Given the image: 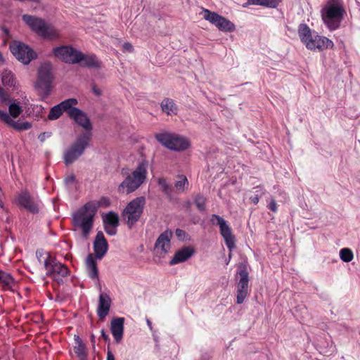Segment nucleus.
Here are the masks:
<instances>
[{
	"mask_svg": "<svg viewBox=\"0 0 360 360\" xmlns=\"http://www.w3.org/2000/svg\"><path fill=\"white\" fill-rule=\"evenodd\" d=\"M297 32L301 41L309 50L322 51L331 49L334 46L333 42L328 38L312 32L305 23H302L298 26Z\"/></svg>",
	"mask_w": 360,
	"mask_h": 360,
	"instance_id": "nucleus-1",
	"label": "nucleus"
},
{
	"mask_svg": "<svg viewBox=\"0 0 360 360\" xmlns=\"http://www.w3.org/2000/svg\"><path fill=\"white\" fill-rule=\"evenodd\" d=\"M345 13L342 0H328L321 11L323 22L331 31L340 27Z\"/></svg>",
	"mask_w": 360,
	"mask_h": 360,
	"instance_id": "nucleus-2",
	"label": "nucleus"
},
{
	"mask_svg": "<svg viewBox=\"0 0 360 360\" xmlns=\"http://www.w3.org/2000/svg\"><path fill=\"white\" fill-rule=\"evenodd\" d=\"M22 19L33 32L44 39H55L59 37L58 31L41 18L25 14Z\"/></svg>",
	"mask_w": 360,
	"mask_h": 360,
	"instance_id": "nucleus-3",
	"label": "nucleus"
},
{
	"mask_svg": "<svg viewBox=\"0 0 360 360\" xmlns=\"http://www.w3.org/2000/svg\"><path fill=\"white\" fill-rule=\"evenodd\" d=\"M146 162H140L136 169L119 185L118 191L122 193H130L136 191L146 180Z\"/></svg>",
	"mask_w": 360,
	"mask_h": 360,
	"instance_id": "nucleus-4",
	"label": "nucleus"
},
{
	"mask_svg": "<svg viewBox=\"0 0 360 360\" xmlns=\"http://www.w3.org/2000/svg\"><path fill=\"white\" fill-rule=\"evenodd\" d=\"M155 138L165 148L174 151L185 150L191 146L186 137L174 133L162 131L155 134Z\"/></svg>",
	"mask_w": 360,
	"mask_h": 360,
	"instance_id": "nucleus-5",
	"label": "nucleus"
},
{
	"mask_svg": "<svg viewBox=\"0 0 360 360\" xmlns=\"http://www.w3.org/2000/svg\"><path fill=\"white\" fill-rule=\"evenodd\" d=\"M44 267L46 270V276L58 285L63 284V278L69 276L70 273L67 265L60 262L54 256H48V259L44 260Z\"/></svg>",
	"mask_w": 360,
	"mask_h": 360,
	"instance_id": "nucleus-6",
	"label": "nucleus"
},
{
	"mask_svg": "<svg viewBox=\"0 0 360 360\" xmlns=\"http://www.w3.org/2000/svg\"><path fill=\"white\" fill-rule=\"evenodd\" d=\"M9 114L5 111L0 110V121L13 127L18 131H25L31 128L32 125L28 122H21L15 121L11 116L18 117L22 112V107L15 103H13L8 108Z\"/></svg>",
	"mask_w": 360,
	"mask_h": 360,
	"instance_id": "nucleus-7",
	"label": "nucleus"
},
{
	"mask_svg": "<svg viewBox=\"0 0 360 360\" xmlns=\"http://www.w3.org/2000/svg\"><path fill=\"white\" fill-rule=\"evenodd\" d=\"M91 137V133L84 132L80 134L76 141L64 153V161L66 165L75 162L82 155L88 146Z\"/></svg>",
	"mask_w": 360,
	"mask_h": 360,
	"instance_id": "nucleus-8",
	"label": "nucleus"
},
{
	"mask_svg": "<svg viewBox=\"0 0 360 360\" xmlns=\"http://www.w3.org/2000/svg\"><path fill=\"white\" fill-rule=\"evenodd\" d=\"M210 24L214 25L219 31L231 32L236 30V25L225 17L207 8H202L200 13Z\"/></svg>",
	"mask_w": 360,
	"mask_h": 360,
	"instance_id": "nucleus-9",
	"label": "nucleus"
},
{
	"mask_svg": "<svg viewBox=\"0 0 360 360\" xmlns=\"http://www.w3.org/2000/svg\"><path fill=\"white\" fill-rule=\"evenodd\" d=\"M96 214L95 205L89 201L72 214L73 225H93Z\"/></svg>",
	"mask_w": 360,
	"mask_h": 360,
	"instance_id": "nucleus-10",
	"label": "nucleus"
},
{
	"mask_svg": "<svg viewBox=\"0 0 360 360\" xmlns=\"http://www.w3.org/2000/svg\"><path fill=\"white\" fill-rule=\"evenodd\" d=\"M237 274L240 275V278L237 284L236 303L241 304L248 295L249 272L246 262L239 263Z\"/></svg>",
	"mask_w": 360,
	"mask_h": 360,
	"instance_id": "nucleus-11",
	"label": "nucleus"
},
{
	"mask_svg": "<svg viewBox=\"0 0 360 360\" xmlns=\"http://www.w3.org/2000/svg\"><path fill=\"white\" fill-rule=\"evenodd\" d=\"M144 204L143 197H139L131 201L122 212L123 219L128 224L136 223L143 212Z\"/></svg>",
	"mask_w": 360,
	"mask_h": 360,
	"instance_id": "nucleus-12",
	"label": "nucleus"
},
{
	"mask_svg": "<svg viewBox=\"0 0 360 360\" xmlns=\"http://www.w3.org/2000/svg\"><path fill=\"white\" fill-rule=\"evenodd\" d=\"M49 64L42 65L38 70L37 88L44 96H47L51 91L52 75Z\"/></svg>",
	"mask_w": 360,
	"mask_h": 360,
	"instance_id": "nucleus-13",
	"label": "nucleus"
},
{
	"mask_svg": "<svg viewBox=\"0 0 360 360\" xmlns=\"http://www.w3.org/2000/svg\"><path fill=\"white\" fill-rule=\"evenodd\" d=\"M10 50L17 60L25 65L37 57L36 53L27 45L18 41H14L10 44Z\"/></svg>",
	"mask_w": 360,
	"mask_h": 360,
	"instance_id": "nucleus-14",
	"label": "nucleus"
},
{
	"mask_svg": "<svg viewBox=\"0 0 360 360\" xmlns=\"http://www.w3.org/2000/svg\"><path fill=\"white\" fill-rule=\"evenodd\" d=\"M79 51L70 46H61L53 49V53L56 58L69 64H77L76 59Z\"/></svg>",
	"mask_w": 360,
	"mask_h": 360,
	"instance_id": "nucleus-15",
	"label": "nucleus"
},
{
	"mask_svg": "<svg viewBox=\"0 0 360 360\" xmlns=\"http://www.w3.org/2000/svg\"><path fill=\"white\" fill-rule=\"evenodd\" d=\"M78 103V101L76 98H68L66 99L58 105L52 107L49 111L48 115V118L50 120H56L58 119L63 112H66L68 114L70 112L71 107L75 106Z\"/></svg>",
	"mask_w": 360,
	"mask_h": 360,
	"instance_id": "nucleus-16",
	"label": "nucleus"
},
{
	"mask_svg": "<svg viewBox=\"0 0 360 360\" xmlns=\"http://www.w3.org/2000/svg\"><path fill=\"white\" fill-rule=\"evenodd\" d=\"M68 116L84 129L86 131V132L91 133L92 124L86 112L75 106H72L70 112H68Z\"/></svg>",
	"mask_w": 360,
	"mask_h": 360,
	"instance_id": "nucleus-17",
	"label": "nucleus"
},
{
	"mask_svg": "<svg viewBox=\"0 0 360 360\" xmlns=\"http://www.w3.org/2000/svg\"><path fill=\"white\" fill-rule=\"evenodd\" d=\"M93 248L94 257L98 259H101L107 253L108 243L101 231L97 232L93 243Z\"/></svg>",
	"mask_w": 360,
	"mask_h": 360,
	"instance_id": "nucleus-18",
	"label": "nucleus"
},
{
	"mask_svg": "<svg viewBox=\"0 0 360 360\" xmlns=\"http://www.w3.org/2000/svg\"><path fill=\"white\" fill-rule=\"evenodd\" d=\"M173 236V233L171 230L167 229L162 233L157 238L155 243V249L160 250L161 253L164 255L167 254L171 248V239Z\"/></svg>",
	"mask_w": 360,
	"mask_h": 360,
	"instance_id": "nucleus-19",
	"label": "nucleus"
},
{
	"mask_svg": "<svg viewBox=\"0 0 360 360\" xmlns=\"http://www.w3.org/2000/svg\"><path fill=\"white\" fill-rule=\"evenodd\" d=\"M195 252V248L191 246H184L180 250H177L173 258L170 260L169 264L174 265L187 261Z\"/></svg>",
	"mask_w": 360,
	"mask_h": 360,
	"instance_id": "nucleus-20",
	"label": "nucleus"
},
{
	"mask_svg": "<svg viewBox=\"0 0 360 360\" xmlns=\"http://www.w3.org/2000/svg\"><path fill=\"white\" fill-rule=\"evenodd\" d=\"M76 60L77 64H79L83 68H99L101 67V62L94 54L86 55L79 51Z\"/></svg>",
	"mask_w": 360,
	"mask_h": 360,
	"instance_id": "nucleus-21",
	"label": "nucleus"
},
{
	"mask_svg": "<svg viewBox=\"0 0 360 360\" xmlns=\"http://www.w3.org/2000/svg\"><path fill=\"white\" fill-rule=\"evenodd\" d=\"M124 318L116 317L112 319L110 331L117 344L121 342L124 334Z\"/></svg>",
	"mask_w": 360,
	"mask_h": 360,
	"instance_id": "nucleus-22",
	"label": "nucleus"
},
{
	"mask_svg": "<svg viewBox=\"0 0 360 360\" xmlns=\"http://www.w3.org/2000/svg\"><path fill=\"white\" fill-rule=\"evenodd\" d=\"M18 204L32 213L39 211L38 204L36 203L27 191L20 193L17 198Z\"/></svg>",
	"mask_w": 360,
	"mask_h": 360,
	"instance_id": "nucleus-23",
	"label": "nucleus"
},
{
	"mask_svg": "<svg viewBox=\"0 0 360 360\" xmlns=\"http://www.w3.org/2000/svg\"><path fill=\"white\" fill-rule=\"evenodd\" d=\"M111 305V299L106 293H101L99 295L97 314L101 320H103L108 314Z\"/></svg>",
	"mask_w": 360,
	"mask_h": 360,
	"instance_id": "nucleus-24",
	"label": "nucleus"
},
{
	"mask_svg": "<svg viewBox=\"0 0 360 360\" xmlns=\"http://www.w3.org/2000/svg\"><path fill=\"white\" fill-rule=\"evenodd\" d=\"M220 233L223 237L226 245L230 252L236 248V238L233 234L230 226H219Z\"/></svg>",
	"mask_w": 360,
	"mask_h": 360,
	"instance_id": "nucleus-25",
	"label": "nucleus"
},
{
	"mask_svg": "<svg viewBox=\"0 0 360 360\" xmlns=\"http://www.w3.org/2000/svg\"><path fill=\"white\" fill-rule=\"evenodd\" d=\"M74 340L76 345L74 352L79 360H88V352L85 344L78 335H75Z\"/></svg>",
	"mask_w": 360,
	"mask_h": 360,
	"instance_id": "nucleus-26",
	"label": "nucleus"
},
{
	"mask_svg": "<svg viewBox=\"0 0 360 360\" xmlns=\"http://www.w3.org/2000/svg\"><path fill=\"white\" fill-rule=\"evenodd\" d=\"M86 265L89 276L94 280H98V269L96 257L92 254H89L86 259Z\"/></svg>",
	"mask_w": 360,
	"mask_h": 360,
	"instance_id": "nucleus-27",
	"label": "nucleus"
},
{
	"mask_svg": "<svg viewBox=\"0 0 360 360\" xmlns=\"http://www.w3.org/2000/svg\"><path fill=\"white\" fill-rule=\"evenodd\" d=\"M161 108L162 111L169 115L177 114V106L174 101L170 98H165L161 103Z\"/></svg>",
	"mask_w": 360,
	"mask_h": 360,
	"instance_id": "nucleus-28",
	"label": "nucleus"
},
{
	"mask_svg": "<svg viewBox=\"0 0 360 360\" xmlns=\"http://www.w3.org/2000/svg\"><path fill=\"white\" fill-rule=\"evenodd\" d=\"M281 0H248V3L244 4L243 6L246 7L248 5H258L266 8H276Z\"/></svg>",
	"mask_w": 360,
	"mask_h": 360,
	"instance_id": "nucleus-29",
	"label": "nucleus"
},
{
	"mask_svg": "<svg viewBox=\"0 0 360 360\" xmlns=\"http://www.w3.org/2000/svg\"><path fill=\"white\" fill-rule=\"evenodd\" d=\"M1 82L5 86L15 87L16 79L13 72L5 70L1 73Z\"/></svg>",
	"mask_w": 360,
	"mask_h": 360,
	"instance_id": "nucleus-30",
	"label": "nucleus"
},
{
	"mask_svg": "<svg viewBox=\"0 0 360 360\" xmlns=\"http://www.w3.org/2000/svg\"><path fill=\"white\" fill-rule=\"evenodd\" d=\"M189 183L186 176L179 175L174 183V188L179 193H184L188 188Z\"/></svg>",
	"mask_w": 360,
	"mask_h": 360,
	"instance_id": "nucleus-31",
	"label": "nucleus"
},
{
	"mask_svg": "<svg viewBox=\"0 0 360 360\" xmlns=\"http://www.w3.org/2000/svg\"><path fill=\"white\" fill-rule=\"evenodd\" d=\"M102 218L104 225H118V215L113 212L103 214Z\"/></svg>",
	"mask_w": 360,
	"mask_h": 360,
	"instance_id": "nucleus-32",
	"label": "nucleus"
},
{
	"mask_svg": "<svg viewBox=\"0 0 360 360\" xmlns=\"http://www.w3.org/2000/svg\"><path fill=\"white\" fill-rule=\"evenodd\" d=\"M14 283V278L10 274L0 270V284L11 287Z\"/></svg>",
	"mask_w": 360,
	"mask_h": 360,
	"instance_id": "nucleus-33",
	"label": "nucleus"
},
{
	"mask_svg": "<svg viewBox=\"0 0 360 360\" xmlns=\"http://www.w3.org/2000/svg\"><path fill=\"white\" fill-rule=\"evenodd\" d=\"M340 259L345 262H349L353 259L354 255L349 248H342L340 251Z\"/></svg>",
	"mask_w": 360,
	"mask_h": 360,
	"instance_id": "nucleus-34",
	"label": "nucleus"
},
{
	"mask_svg": "<svg viewBox=\"0 0 360 360\" xmlns=\"http://www.w3.org/2000/svg\"><path fill=\"white\" fill-rule=\"evenodd\" d=\"M89 202L95 205V210L96 212L99 207H107L110 205V200L105 197H102L98 200H91Z\"/></svg>",
	"mask_w": 360,
	"mask_h": 360,
	"instance_id": "nucleus-35",
	"label": "nucleus"
},
{
	"mask_svg": "<svg viewBox=\"0 0 360 360\" xmlns=\"http://www.w3.org/2000/svg\"><path fill=\"white\" fill-rule=\"evenodd\" d=\"M205 198L200 194H198L194 198V203L200 211L205 210Z\"/></svg>",
	"mask_w": 360,
	"mask_h": 360,
	"instance_id": "nucleus-36",
	"label": "nucleus"
},
{
	"mask_svg": "<svg viewBox=\"0 0 360 360\" xmlns=\"http://www.w3.org/2000/svg\"><path fill=\"white\" fill-rule=\"evenodd\" d=\"M48 256H52L50 252L45 251L42 248H39L36 250V257L38 260V262L40 264H44V260L48 259Z\"/></svg>",
	"mask_w": 360,
	"mask_h": 360,
	"instance_id": "nucleus-37",
	"label": "nucleus"
},
{
	"mask_svg": "<svg viewBox=\"0 0 360 360\" xmlns=\"http://www.w3.org/2000/svg\"><path fill=\"white\" fill-rule=\"evenodd\" d=\"M158 182L159 186H161L162 191L167 195H170L171 189L167 180L164 178H159Z\"/></svg>",
	"mask_w": 360,
	"mask_h": 360,
	"instance_id": "nucleus-38",
	"label": "nucleus"
},
{
	"mask_svg": "<svg viewBox=\"0 0 360 360\" xmlns=\"http://www.w3.org/2000/svg\"><path fill=\"white\" fill-rule=\"evenodd\" d=\"M175 235L177 239L180 241H185L190 239L188 234L185 231L180 229H176Z\"/></svg>",
	"mask_w": 360,
	"mask_h": 360,
	"instance_id": "nucleus-39",
	"label": "nucleus"
},
{
	"mask_svg": "<svg viewBox=\"0 0 360 360\" xmlns=\"http://www.w3.org/2000/svg\"><path fill=\"white\" fill-rule=\"evenodd\" d=\"M212 225H226V221L217 215H212L210 219Z\"/></svg>",
	"mask_w": 360,
	"mask_h": 360,
	"instance_id": "nucleus-40",
	"label": "nucleus"
},
{
	"mask_svg": "<svg viewBox=\"0 0 360 360\" xmlns=\"http://www.w3.org/2000/svg\"><path fill=\"white\" fill-rule=\"evenodd\" d=\"M104 229L108 235L115 236L117 233V226H104Z\"/></svg>",
	"mask_w": 360,
	"mask_h": 360,
	"instance_id": "nucleus-41",
	"label": "nucleus"
},
{
	"mask_svg": "<svg viewBox=\"0 0 360 360\" xmlns=\"http://www.w3.org/2000/svg\"><path fill=\"white\" fill-rule=\"evenodd\" d=\"M82 228V236L86 239L93 226H81Z\"/></svg>",
	"mask_w": 360,
	"mask_h": 360,
	"instance_id": "nucleus-42",
	"label": "nucleus"
},
{
	"mask_svg": "<svg viewBox=\"0 0 360 360\" xmlns=\"http://www.w3.org/2000/svg\"><path fill=\"white\" fill-rule=\"evenodd\" d=\"M268 208L274 212H277V204L274 200H271L268 205Z\"/></svg>",
	"mask_w": 360,
	"mask_h": 360,
	"instance_id": "nucleus-43",
	"label": "nucleus"
},
{
	"mask_svg": "<svg viewBox=\"0 0 360 360\" xmlns=\"http://www.w3.org/2000/svg\"><path fill=\"white\" fill-rule=\"evenodd\" d=\"M123 51L127 52H132L134 51L133 46L129 42H125L122 45Z\"/></svg>",
	"mask_w": 360,
	"mask_h": 360,
	"instance_id": "nucleus-44",
	"label": "nucleus"
},
{
	"mask_svg": "<svg viewBox=\"0 0 360 360\" xmlns=\"http://www.w3.org/2000/svg\"><path fill=\"white\" fill-rule=\"evenodd\" d=\"M8 99L7 95L5 94L4 89L0 86V104L4 103Z\"/></svg>",
	"mask_w": 360,
	"mask_h": 360,
	"instance_id": "nucleus-45",
	"label": "nucleus"
},
{
	"mask_svg": "<svg viewBox=\"0 0 360 360\" xmlns=\"http://www.w3.org/2000/svg\"><path fill=\"white\" fill-rule=\"evenodd\" d=\"M51 132H44L39 135L38 139L41 141H44L46 139L51 137Z\"/></svg>",
	"mask_w": 360,
	"mask_h": 360,
	"instance_id": "nucleus-46",
	"label": "nucleus"
},
{
	"mask_svg": "<svg viewBox=\"0 0 360 360\" xmlns=\"http://www.w3.org/2000/svg\"><path fill=\"white\" fill-rule=\"evenodd\" d=\"M106 360H115V356L110 347H108Z\"/></svg>",
	"mask_w": 360,
	"mask_h": 360,
	"instance_id": "nucleus-47",
	"label": "nucleus"
},
{
	"mask_svg": "<svg viewBox=\"0 0 360 360\" xmlns=\"http://www.w3.org/2000/svg\"><path fill=\"white\" fill-rule=\"evenodd\" d=\"M101 338L105 341L110 342L109 335L105 333L104 329L101 331Z\"/></svg>",
	"mask_w": 360,
	"mask_h": 360,
	"instance_id": "nucleus-48",
	"label": "nucleus"
},
{
	"mask_svg": "<svg viewBox=\"0 0 360 360\" xmlns=\"http://www.w3.org/2000/svg\"><path fill=\"white\" fill-rule=\"evenodd\" d=\"M251 201L255 204H257L259 200V196L258 195H255L250 197Z\"/></svg>",
	"mask_w": 360,
	"mask_h": 360,
	"instance_id": "nucleus-49",
	"label": "nucleus"
},
{
	"mask_svg": "<svg viewBox=\"0 0 360 360\" xmlns=\"http://www.w3.org/2000/svg\"><path fill=\"white\" fill-rule=\"evenodd\" d=\"M92 90H93V92L97 95V96H100L102 94V91L100 89H98V87H96V86H94L93 88H92Z\"/></svg>",
	"mask_w": 360,
	"mask_h": 360,
	"instance_id": "nucleus-50",
	"label": "nucleus"
},
{
	"mask_svg": "<svg viewBox=\"0 0 360 360\" xmlns=\"http://www.w3.org/2000/svg\"><path fill=\"white\" fill-rule=\"evenodd\" d=\"M75 176L73 175L70 176L65 179V182L67 184H72L75 181Z\"/></svg>",
	"mask_w": 360,
	"mask_h": 360,
	"instance_id": "nucleus-51",
	"label": "nucleus"
},
{
	"mask_svg": "<svg viewBox=\"0 0 360 360\" xmlns=\"http://www.w3.org/2000/svg\"><path fill=\"white\" fill-rule=\"evenodd\" d=\"M90 340H91V342L92 344L93 348L95 349L96 338H95V335L94 334L91 335Z\"/></svg>",
	"mask_w": 360,
	"mask_h": 360,
	"instance_id": "nucleus-52",
	"label": "nucleus"
},
{
	"mask_svg": "<svg viewBox=\"0 0 360 360\" xmlns=\"http://www.w3.org/2000/svg\"><path fill=\"white\" fill-rule=\"evenodd\" d=\"M146 323H147V325L148 326V327L150 328V329H152V322L149 319H147Z\"/></svg>",
	"mask_w": 360,
	"mask_h": 360,
	"instance_id": "nucleus-53",
	"label": "nucleus"
},
{
	"mask_svg": "<svg viewBox=\"0 0 360 360\" xmlns=\"http://www.w3.org/2000/svg\"><path fill=\"white\" fill-rule=\"evenodd\" d=\"M4 32H5L6 34H8V30H7V29H4Z\"/></svg>",
	"mask_w": 360,
	"mask_h": 360,
	"instance_id": "nucleus-54",
	"label": "nucleus"
}]
</instances>
